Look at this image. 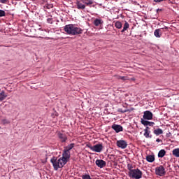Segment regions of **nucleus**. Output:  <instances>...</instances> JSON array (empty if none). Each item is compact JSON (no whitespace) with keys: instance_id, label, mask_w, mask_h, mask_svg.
<instances>
[{"instance_id":"f8f14e48","label":"nucleus","mask_w":179,"mask_h":179,"mask_svg":"<svg viewBox=\"0 0 179 179\" xmlns=\"http://www.w3.org/2000/svg\"><path fill=\"white\" fill-rule=\"evenodd\" d=\"M141 124L144 125V127H153L155 125V122H149L143 119H141Z\"/></svg>"},{"instance_id":"a211bd4d","label":"nucleus","mask_w":179,"mask_h":179,"mask_svg":"<svg viewBox=\"0 0 179 179\" xmlns=\"http://www.w3.org/2000/svg\"><path fill=\"white\" fill-rule=\"evenodd\" d=\"M128 29H129V24L128 23V22L125 21L123 29L121 31V33H124V31L128 30Z\"/></svg>"},{"instance_id":"1a4fd4ad","label":"nucleus","mask_w":179,"mask_h":179,"mask_svg":"<svg viewBox=\"0 0 179 179\" xmlns=\"http://www.w3.org/2000/svg\"><path fill=\"white\" fill-rule=\"evenodd\" d=\"M57 136L60 141V142L63 143L66 142L68 141V137L66 136V134L64 133H61L60 131H57Z\"/></svg>"},{"instance_id":"7c9ffc66","label":"nucleus","mask_w":179,"mask_h":179,"mask_svg":"<svg viewBox=\"0 0 179 179\" xmlns=\"http://www.w3.org/2000/svg\"><path fill=\"white\" fill-rule=\"evenodd\" d=\"M47 22H48V23H50V24H52V17L48 18Z\"/></svg>"},{"instance_id":"f704fd0d","label":"nucleus","mask_w":179,"mask_h":179,"mask_svg":"<svg viewBox=\"0 0 179 179\" xmlns=\"http://www.w3.org/2000/svg\"><path fill=\"white\" fill-rule=\"evenodd\" d=\"M144 130L150 131V127L146 126V127H145V129Z\"/></svg>"},{"instance_id":"b1692460","label":"nucleus","mask_w":179,"mask_h":179,"mask_svg":"<svg viewBox=\"0 0 179 179\" xmlns=\"http://www.w3.org/2000/svg\"><path fill=\"white\" fill-rule=\"evenodd\" d=\"M144 136L145 138H152V136H150V130H144Z\"/></svg>"},{"instance_id":"423d86ee","label":"nucleus","mask_w":179,"mask_h":179,"mask_svg":"<svg viewBox=\"0 0 179 179\" xmlns=\"http://www.w3.org/2000/svg\"><path fill=\"white\" fill-rule=\"evenodd\" d=\"M70 157H71V152L64 150L62 153V157L60 159L66 164Z\"/></svg>"},{"instance_id":"2eb2a0df","label":"nucleus","mask_w":179,"mask_h":179,"mask_svg":"<svg viewBox=\"0 0 179 179\" xmlns=\"http://www.w3.org/2000/svg\"><path fill=\"white\" fill-rule=\"evenodd\" d=\"M76 6L78 9H85L86 8V6H85L83 3H82L80 1H76Z\"/></svg>"},{"instance_id":"473e14b6","label":"nucleus","mask_w":179,"mask_h":179,"mask_svg":"<svg viewBox=\"0 0 179 179\" xmlns=\"http://www.w3.org/2000/svg\"><path fill=\"white\" fill-rule=\"evenodd\" d=\"M1 3H6L8 2V0H0Z\"/></svg>"},{"instance_id":"39448f33","label":"nucleus","mask_w":179,"mask_h":179,"mask_svg":"<svg viewBox=\"0 0 179 179\" xmlns=\"http://www.w3.org/2000/svg\"><path fill=\"white\" fill-rule=\"evenodd\" d=\"M87 148H89V149H90L93 152H96V153H100L101 150H103V144L101 143L96 144L94 146L89 145H87Z\"/></svg>"},{"instance_id":"72a5a7b5","label":"nucleus","mask_w":179,"mask_h":179,"mask_svg":"<svg viewBox=\"0 0 179 179\" xmlns=\"http://www.w3.org/2000/svg\"><path fill=\"white\" fill-rule=\"evenodd\" d=\"M163 1H166V0H154V2H163Z\"/></svg>"},{"instance_id":"4468645a","label":"nucleus","mask_w":179,"mask_h":179,"mask_svg":"<svg viewBox=\"0 0 179 179\" xmlns=\"http://www.w3.org/2000/svg\"><path fill=\"white\" fill-rule=\"evenodd\" d=\"M6 97H8V94H6L5 91L2 90L0 92V101H3Z\"/></svg>"},{"instance_id":"ddd939ff","label":"nucleus","mask_w":179,"mask_h":179,"mask_svg":"<svg viewBox=\"0 0 179 179\" xmlns=\"http://www.w3.org/2000/svg\"><path fill=\"white\" fill-rule=\"evenodd\" d=\"M154 36L158 38H160V37H162V29H155L154 31Z\"/></svg>"},{"instance_id":"9b49d317","label":"nucleus","mask_w":179,"mask_h":179,"mask_svg":"<svg viewBox=\"0 0 179 179\" xmlns=\"http://www.w3.org/2000/svg\"><path fill=\"white\" fill-rule=\"evenodd\" d=\"M95 164L99 167V169H103V167H106V161L103 159H96L95 162Z\"/></svg>"},{"instance_id":"4c0bfd02","label":"nucleus","mask_w":179,"mask_h":179,"mask_svg":"<svg viewBox=\"0 0 179 179\" xmlns=\"http://www.w3.org/2000/svg\"><path fill=\"white\" fill-rule=\"evenodd\" d=\"M0 129H1V127H0Z\"/></svg>"},{"instance_id":"0eeeda50","label":"nucleus","mask_w":179,"mask_h":179,"mask_svg":"<svg viewBox=\"0 0 179 179\" xmlns=\"http://www.w3.org/2000/svg\"><path fill=\"white\" fill-rule=\"evenodd\" d=\"M143 118L144 120H153V113H152V112H150V110H145L143 113Z\"/></svg>"},{"instance_id":"bb28decb","label":"nucleus","mask_w":179,"mask_h":179,"mask_svg":"<svg viewBox=\"0 0 179 179\" xmlns=\"http://www.w3.org/2000/svg\"><path fill=\"white\" fill-rule=\"evenodd\" d=\"M134 166L131 164H127V169L129 170V173H131V171H134Z\"/></svg>"},{"instance_id":"c9c22d12","label":"nucleus","mask_w":179,"mask_h":179,"mask_svg":"<svg viewBox=\"0 0 179 179\" xmlns=\"http://www.w3.org/2000/svg\"><path fill=\"white\" fill-rule=\"evenodd\" d=\"M116 77H117V79H118V80H121V78H122V76H116Z\"/></svg>"},{"instance_id":"393cba45","label":"nucleus","mask_w":179,"mask_h":179,"mask_svg":"<svg viewBox=\"0 0 179 179\" xmlns=\"http://www.w3.org/2000/svg\"><path fill=\"white\" fill-rule=\"evenodd\" d=\"M115 26L116 29H122V23H121V22H120V21H117L115 23Z\"/></svg>"},{"instance_id":"6ab92c4d","label":"nucleus","mask_w":179,"mask_h":179,"mask_svg":"<svg viewBox=\"0 0 179 179\" xmlns=\"http://www.w3.org/2000/svg\"><path fill=\"white\" fill-rule=\"evenodd\" d=\"M83 3L87 5V6H90V5H93V0H82Z\"/></svg>"},{"instance_id":"a878e982","label":"nucleus","mask_w":179,"mask_h":179,"mask_svg":"<svg viewBox=\"0 0 179 179\" xmlns=\"http://www.w3.org/2000/svg\"><path fill=\"white\" fill-rule=\"evenodd\" d=\"M94 26H100V24H101V20L96 19L94 21Z\"/></svg>"},{"instance_id":"6e6552de","label":"nucleus","mask_w":179,"mask_h":179,"mask_svg":"<svg viewBox=\"0 0 179 179\" xmlns=\"http://www.w3.org/2000/svg\"><path fill=\"white\" fill-rule=\"evenodd\" d=\"M116 145L118 148H120L121 149H126L128 146V143H127V141L124 140L117 141Z\"/></svg>"},{"instance_id":"f03ea898","label":"nucleus","mask_w":179,"mask_h":179,"mask_svg":"<svg viewBox=\"0 0 179 179\" xmlns=\"http://www.w3.org/2000/svg\"><path fill=\"white\" fill-rule=\"evenodd\" d=\"M50 162L55 171L58 170V169H62V167L66 164L61 158L57 160L55 157H52Z\"/></svg>"},{"instance_id":"4be33fe9","label":"nucleus","mask_w":179,"mask_h":179,"mask_svg":"<svg viewBox=\"0 0 179 179\" xmlns=\"http://www.w3.org/2000/svg\"><path fill=\"white\" fill-rule=\"evenodd\" d=\"M121 78V80H123L124 82H125V80H135V78H129V77L128 76H122Z\"/></svg>"},{"instance_id":"7ed1b4c3","label":"nucleus","mask_w":179,"mask_h":179,"mask_svg":"<svg viewBox=\"0 0 179 179\" xmlns=\"http://www.w3.org/2000/svg\"><path fill=\"white\" fill-rule=\"evenodd\" d=\"M128 176L130 178L141 179L142 178L143 173L139 169H133L131 172H128Z\"/></svg>"},{"instance_id":"e433bc0d","label":"nucleus","mask_w":179,"mask_h":179,"mask_svg":"<svg viewBox=\"0 0 179 179\" xmlns=\"http://www.w3.org/2000/svg\"><path fill=\"white\" fill-rule=\"evenodd\" d=\"M160 139L159 138H157V140H156V142H160Z\"/></svg>"},{"instance_id":"dca6fc26","label":"nucleus","mask_w":179,"mask_h":179,"mask_svg":"<svg viewBox=\"0 0 179 179\" xmlns=\"http://www.w3.org/2000/svg\"><path fill=\"white\" fill-rule=\"evenodd\" d=\"M146 160L148 163H153V162H155V155H148L146 157Z\"/></svg>"},{"instance_id":"2f4dec72","label":"nucleus","mask_w":179,"mask_h":179,"mask_svg":"<svg viewBox=\"0 0 179 179\" xmlns=\"http://www.w3.org/2000/svg\"><path fill=\"white\" fill-rule=\"evenodd\" d=\"M118 111H119V113H127V112L128 111V110H122V109L120 108V109L118 110Z\"/></svg>"},{"instance_id":"5701e85b","label":"nucleus","mask_w":179,"mask_h":179,"mask_svg":"<svg viewBox=\"0 0 179 179\" xmlns=\"http://www.w3.org/2000/svg\"><path fill=\"white\" fill-rule=\"evenodd\" d=\"M172 154L175 157H179V148L173 150Z\"/></svg>"},{"instance_id":"9d476101","label":"nucleus","mask_w":179,"mask_h":179,"mask_svg":"<svg viewBox=\"0 0 179 179\" xmlns=\"http://www.w3.org/2000/svg\"><path fill=\"white\" fill-rule=\"evenodd\" d=\"M112 129H113L116 134H118L119 132H122L124 128L120 124H114L112 125Z\"/></svg>"},{"instance_id":"f3484780","label":"nucleus","mask_w":179,"mask_h":179,"mask_svg":"<svg viewBox=\"0 0 179 179\" xmlns=\"http://www.w3.org/2000/svg\"><path fill=\"white\" fill-rule=\"evenodd\" d=\"M73 148H75V143H71L64 148V150L70 152L71 150H72V149H73Z\"/></svg>"},{"instance_id":"f257e3e1","label":"nucleus","mask_w":179,"mask_h":179,"mask_svg":"<svg viewBox=\"0 0 179 179\" xmlns=\"http://www.w3.org/2000/svg\"><path fill=\"white\" fill-rule=\"evenodd\" d=\"M64 30L70 36H78V34H82L83 33V29L73 24L66 25Z\"/></svg>"},{"instance_id":"aec40b11","label":"nucleus","mask_w":179,"mask_h":179,"mask_svg":"<svg viewBox=\"0 0 179 179\" xmlns=\"http://www.w3.org/2000/svg\"><path fill=\"white\" fill-rule=\"evenodd\" d=\"M155 135H157V136H159V135H162L163 134V129H157L154 130Z\"/></svg>"},{"instance_id":"c85d7f7f","label":"nucleus","mask_w":179,"mask_h":179,"mask_svg":"<svg viewBox=\"0 0 179 179\" xmlns=\"http://www.w3.org/2000/svg\"><path fill=\"white\" fill-rule=\"evenodd\" d=\"M3 16H6V13L3 10H0V17H3Z\"/></svg>"},{"instance_id":"58836bf2","label":"nucleus","mask_w":179,"mask_h":179,"mask_svg":"<svg viewBox=\"0 0 179 179\" xmlns=\"http://www.w3.org/2000/svg\"><path fill=\"white\" fill-rule=\"evenodd\" d=\"M32 1H34V0H32Z\"/></svg>"},{"instance_id":"20e7f679","label":"nucleus","mask_w":179,"mask_h":179,"mask_svg":"<svg viewBox=\"0 0 179 179\" xmlns=\"http://www.w3.org/2000/svg\"><path fill=\"white\" fill-rule=\"evenodd\" d=\"M155 174L156 176H159V177H163L164 176H166V169H164V166H163V165L157 166L155 168Z\"/></svg>"},{"instance_id":"412c9836","label":"nucleus","mask_w":179,"mask_h":179,"mask_svg":"<svg viewBox=\"0 0 179 179\" xmlns=\"http://www.w3.org/2000/svg\"><path fill=\"white\" fill-rule=\"evenodd\" d=\"M164 156H166V150H159V152H158V157L162 158V157H164Z\"/></svg>"},{"instance_id":"c756f323","label":"nucleus","mask_w":179,"mask_h":179,"mask_svg":"<svg viewBox=\"0 0 179 179\" xmlns=\"http://www.w3.org/2000/svg\"><path fill=\"white\" fill-rule=\"evenodd\" d=\"M83 179H92V177H90V175L89 174H85L82 176Z\"/></svg>"},{"instance_id":"cd10ccee","label":"nucleus","mask_w":179,"mask_h":179,"mask_svg":"<svg viewBox=\"0 0 179 179\" xmlns=\"http://www.w3.org/2000/svg\"><path fill=\"white\" fill-rule=\"evenodd\" d=\"M1 122L3 125H6V124H10V121L8 119H2Z\"/></svg>"}]
</instances>
